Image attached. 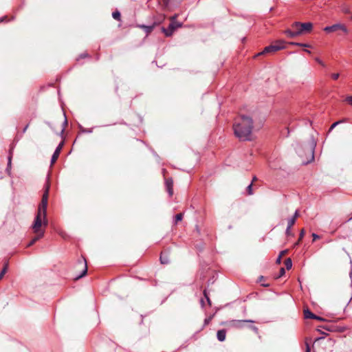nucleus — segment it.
Returning <instances> with one entry per match:
<instances>
[{"label":"nucleus","instance_id":"obj_36","mask_svg":"<svg viewBox=\"0 0 352 352\" xmlns=\"http://www.w3.org/2000/svg\"><path fill=\"white\" fill-rule=\"evenodd\" d=\"M285 273V270L283 267H281L280 270V276L279 277L283 276Z\"/></svg>","mask_w":352,"mask_h":352},{"label":"nucleus","instance_id":"obj_49","mask_svg":"<svg viewBox=\"0 0 352 352\" xmlns=\"http://www.w3.org/2000/svg\"><path fill=\"white\" fill-rule=\"evenodd\" d=\"M305 52H306L308 54H311V52L309 50H305Z\"/></svg>","mask_w":352,"mask_h":352},{"label":"nucleus","instance_id":"obj_15","mask_svg":"<svg viewBox=\"0 0 352 352\" xmlns=\"http://www.w3.org/2000/svg\"><path fill=\"white\" fill-rule=\"evenodd\" d=\"M304 316L305 318H316V315L314 314L311 311L308 309H304Z\"/></svg>","mask_w":352,"mask_h":352},{"label":"nucleus","instance_id":"obj_32","mask_svg":"<svg viewBox=\"0 0 352 352\" xmlns=\"http://www.w3.org/2000/svg\"><path fill=\"white\" fill-rule=\"evenodd\" d=\"M211 320H212V317L211 316L209 317V318H206L205 320H204V324L205 325L208 324L210 323V322L211 321Z\"/></svg>","mask_w":352,"mask_h":352},{"label":"nucleus","instance_id":"obj_44","mask_svg":"<svg viewBox=\"0 0 352 352\" xmlns=\"http://www.w3.org/2000/svg\"><path fill=\"white\" fill-rule=\"evenodd\" d=\"M29 125H30V124H28L24 127V129H23V133H25V132H26V131L28 130V127H29Z\"/></svg>","mask_w":352,"mask_h":352},{"label":"nucleus","instance_id":"obj_2","mask_svg":"<svg viewBox=\"0 0 352 352\" xmlns=\"http://www.w3.org/2000/svg\"><path fill=\"white\" fill-rule=\"evenodd\" d=\"M47 212L38 210L34 221L32 225V229L34 234L43 236L47 226Z\"/></svg>","mask_w":352,"mask_h":352},{"label":"nucleus","instance_id":"obj_50","mask_svg":"<svg viewBox=\"0 0 352 352\" xmlns=\"http://www.w3.org/2000/svg\"><path fill=\"white\" fill-rule=\"evenodd\" d=\"M201 304H202V305H204V300H203V299H201Z\"/></svg>","mask_w":352,"mask_h":352},{"label":"nucleus","instance_id":"obj_7","mask_svg":"<svg viewBox=\"0 0 352 352\" xmlns=\"http://www.w3.org/2000/svg\"><path fill=\"white\" fill-rule=\"evenodd\" d=\"M175 16L171 17L168 28H162V30L166 36H170L173 35L174 31L176 29V21H175Z\"/></svg>","mask_w":352,"mask_h":352},{"label":"nucleus","instance_id":"obj_43","mask_svg":"<svg viewBox=\"0 0 352 352\" xmlns=\"http://www.w3.org/2000/svg\"><path fill=\"white\" fill-rule=\"evenodd\" d=\"M290 229H291V228H289V227H287V230H286V234H287V235H290V234H291Z\"/></svg>","mask_w":352,"mask_h":352},{"label":"nucleus","instance_id":"obj_29","mask_svg":"<svg viewBox=\"0 0 352 352\" xmlns=\"http://www.w3.org/2000/svg\"><path fill=\"white\" fill-rule=\"evenodd\" d=\"M250 329L253 330L256 333H258V329L256 327L254 326V325H249L248 326Z\"/></svg>","mask_w":352,"mask_h":352},{"label":"nucleus","instance_id":"obj_25","mask_svg":"<svg viewBox=\"0 0 352 352\" xmlns=\"http://www.w3.org/2000/svg\"><path fill=\"white\" fill-rule=\"evenodd\" d=\"M253 184L251 183L248 187H247V192L248 195H253Z\"/></svg>","mask_w":352,"mask_h":352},{"label":"nucleus","instance_id":"obj_1","mask_svg":"<svg viewBox=\"0 0 352 352\" xmlns=\"http://www.w3.org/2000/svg\"><path fill=\"white\" fill-rule=\"evenodd\" d=\"M252 128L253 122L252 118L245 116L236 118L233 124L234 135L243 140L250 139Z\"/></svg>","mask_w":352,"mask_h":352},{"label":"nucleus","instance_id":"obj_8","mask_svg":"<svg viewBox=\"0 0 352 352\" xmlns=\"http://www.w3.org/2000/svg\"><path fill=\"white\" fill-rule=\"evenodd\" d=\"M77 267L80 269V273L76 276V279H79L86 275L87 272V265L86 260L82 258L78 262Z\"/></svg>","mask_w":352,"mask_h":352},{"label":"nucleus","instance_id":"obj_11","mask_svg":"<svg viewBox=\"0 0 352 352\" xmlns=\"http://www.w3.org/2000/svg\"><path fill=\"white\" fill-rule=\"evenodd\" d=\"M160 262L163 265L170 263L169 253L167 251H164L161 253Z\"/></svg>","mask_w":352,"mask_h":352},{"label":"nucleus","instance_id":"obj_3","mask_svg":"<svg viewBox=\"0 0 352 352\" xmlns=\"http://www.w3.org/2000/svg\"><path fill=\"white\" fill-rule=\"evenodd\" d=\"M285 48V41L282 40H278L272 43L270 45L267 46L264 48L263 52L257 54L256 56H258L260 55H263L267 53H274L280 50Z\"/></svg>","mask_w":352,"mask_h":352},{"label":"nucleus","instance_id":"obj_27","mask_svg":"<svg viewBox=\"0 0 352 352\" xmlns=\"http://www.w3.org/2000/svg\"><path fill=\"white\" fill-rule=\"evenodd\" d=\"M296 219H294V218H291L289 221H288V225H287V227H289V228H291L296 223Z\"/></svg>","mask_w":352,"mask_h":352},{"label":"nucleus","instance_id":"obj_39","mask_svg":"<svg viewBox=\"0 0 352 352\" xmlns=\"http://www.w3.org/2000/svg\"><path fill=\"white\" fill-rule=\"evenodd\" d=\"M340 122H334V123L331 125V128H330V130H331V129H333L334 127H336V125H338Z\"/></svg>","mask_w":352,"mask_h":352},{"label":"nucleus","instance_id":"obj_23","mask_svg":"<svg viewBox=\"0 0 352 352\" xmlns=\"http://www.w3.org/2000/svg\"><path fill=\"white\" fill-rule=\"evenodd\" d=\"M112 16L113 17V19H115L118 21H120L121 15H120V12H118V11L113 12L112 14Z\"/></svg>","mask_w":352,"mask_h":352},{"label":"nucleus","instance_id":"obj_21","mask_svg":"<svg viewBox=\"0 0 352 352\" xmlns=\"http://www.w3.org/2000/svg\"><path fill=\"white\" fill-rule=\"evenodd\" d=\"M8 267V264L5 263V265H4L1 272L0 273V280L3 277L5 274L7 272Z\"/></svg>","mask_w":352,"mask_h":352},{"label":"nucleus","instance_id":"obj_6","mask_svg":"<svg viewBox=\"0 0 352 352\" xmlns=\"http://www.w3.org/2000/svg\"><path fill=\"white\" fill-rule=\"evenodd\" d=\"M49 189H50V186L48 184H47L45 186V192L43 195L41 202L39 204L38 210L47 212Z\"/></svg>","mask_w":352,"mask_h":352},{"label":"nucleus","instance_id":"obj_24","mask_svg":"<svg viewBox=\"0 0 352 352\" xmlns=\"http://www.w3.org/2000/svg\"><path fill=\"white\" fill-rule=\"evenodd\" d=\"M289 44L294 45L301 46V47H311V45H308L307 43H300L291 42V43H289Z\"/></svg>","mask_w":352,"mask_h":352},{"label":"nucleus","instance_id":"obj_12","mask_svg":"<svg viewBox=\"0 0 352 352\" xmlns=\"http://www.w3.org/2000/svg\"><path fill=\"white\" fill-rule=\"evenodd\" d=\"M217 337L219 341L223 342L226 340V329H221L217 331Z\"/></svg>","mask_w":352,"mask_h":352},{"label":"nucleus","instance_id":"obj_17","mask_svg":"<svg viewBox=\"0 0 352 352\" xmlns=\"http://www.w3.org/2000/svg\"><path fill=\"white\" fill-rule=\"evenodd\" d=\"M285 34L290 37V38H293V37H295V36H298V32H295L294 30H287L285 32Z\"/></svg>","mask_w":352,"mask_h":352},{"label":"nucleus","instance_id":"obj_4","mask_svg":"<svg viewBox=\"0 0 352 352\" xmlns=\"http://www.w3.org/2000/svg\"><path fill=\"white\" fill-rule=\"evenodd\" d=\"M254 322V321L252 320H232L226 322L225 324L230 327L241 329L246 327L247 324H252Z\"/></svg>","mask_w":352,"mask_h":352},{"label":"nucleus","instance_id":"obj_14","mask_svg":"<svg viewBox=\"0 0 352 352\" xmlns=\"http://www.w3.org/2000/svg\"><path fill=\"white\" fill-rule=\"evenodd\" d=\"M155 26V24H153L152 25H140L138 27L143 29L145 32L146 33V35H148L154 29Z\"/></svg>","mask_w":352,"mask_h":352},{"label":"nucleus","instance_id":"obj_47","mask_svg":"<svg viewBox=\"0 0 352 352\" xmlns=\"http://www.w3.org/2000/svg\"><path fill=\"white\" fill-rule=\"evenodd\" d=\"M324 329L328 330V331H332L331 328L329 327H323Z\"/></svg>","mask_w":352,"mask_h":352},{"label":"nucleus","instance_id":"obj_20","mask_svg":"<svg viewBox=\"0 0 352 352\" xmlns=\"http://www.w3.org/2000/svg\"><path fill=\"white\" fill-rule=\"evenodd\" d=\"M299 24H300V22H295L292 24V28L293 29V30L295 31V32H298V31H300L301 28L298 25L296 26V25H299Z\"/></svg>","mask_w":352,"mask_h":352},{"label":"nucleus","instance_id":"obj_13","mask_svg":"<svg viewBox=\"0 0 352 352\" xmlns=\"http://www.w3.org/2000/svg\"><path fill=\"white\" fill-rule=\"evenodd\" d=\"M173 179H170V180L167 179L166 181V186L167 190H168L170 196H172L173 195Z\"/></svg>","mask_w":352,"mask_h":352},{"label":"nucleus","instance_id":"obj_40","mask_svg":"<svg viewBox=\"0 0 352 352\" xmlns=\"http://www.w3.org/2000/svg\"><path fill=\"white\" fill-rule=\"evenodd\" d=\"M182 219V214H177V221H181Z\"/></svg>","mask_w":352,"mask_h":352},{"label":"nucleus","instance_id":"obj_35","mask_svg":"<svg viewBox=\"0 0 352 352\" xmlns=\"http://www.w3.org/2000/svg\"><path fill=\"white\" fill-rule=\"evenodd\" d=\"M288 252V250H283L280 252V254L279 256L283 257V256H285L287 253Z\"/></svg>","mask_w":352,"mask_h":352},{"label":"nucleus","instance_id":"obj_10","mask_svg":"<svg viewBox=\"0 0 352 352\" xmlns=\"http://www.w3.org/2000/svg\"><path fill=\"white\" fill-rule=\"evenodd\" d=\"M63 141H62L59 144L58 146H57V148H56L52 157V160H51V163L52 164H54L55 162L57 160L59 155H60V151L63 148Z\"/></svg>","mask_w":352,"mask_h":352},{"label":"nucleus","instance_id":"obj_38","mask_svg":"<svg viewBox=\"0 0 352 352\" xmlns=\"http://www.w3.org/2000/svg\"><path fill=\"white\" fill-rule=\"evenodd\" d=\"M299 216V213H298V211L296 210V212L294 213V215L293 216L292 218L295 219L296 220V219Z\"/></svg>","mask_w":352,"mask_h":352},{"label":"nucleus","instance_id":"obj_19","mask_svg":"<svg viewBox=\"0 0 352 352\" xmlns=\"http://www.w3.org/2000/svg\"><path fill=\"white\" fill-rule=\"evenodd\" d=\"M285 267L287 270H289L292 268V260L291 258H287V259H285Z\"/></svg>","mask_w":352,"mask_h":352},{"label":"nucleus","instance_id":"obj_5","mask_svg":"<svg viewBox=\"0 0 352 352\" xmlns=\"http://www.w3.org/2000/svg\"><path fill=\"white\" fill-rule=\"evenodd\" d=\"M338 30H341L345 34H347L349 33V30L346 26L342 23H336L331 26H327L324 28V31L328 33L337 32Z\"/></svg>","mask_w":352,"mask_h":352},{"label":"nucleus","instance_id":"obj_45","mask_svg":"<svg viewBox=\"0 0 352 352\" xmlns=\"http://www.w3.org/2000/svg\"><path fill=\"white\" fill-rule=\"evenodd\" d=\"M256 181H257V178H256V176H254V177H253V179H252V184H253Z\"/></svg>","mask_w":352,"mask_h":352},{"label":"nucleus","instance_id":"obj_46","mask_svg":"<svg viewBox=\"0 0 352 352\" xmlns=\"http://www.w3.org/2000/svg\"><path fill=\"white\" fill-rule=\"evenodd\" d=\"M316 320H324V319L320 316H316V318H315Z\"/></svg>","mask_w":352,"mask_h":352},{"label":"nucleus","instance_id":"obj_31","mask_svg":"<svg viewBox=\"0 0 352 352\" xmlns=\"http://www.w3.org/2000/svg\"><path fill=\"white\" fill-rule=\"evenodd\" d=\"M313 241H315L316 239H320V236L315 233L312 234Z\"/></svg>","mask_w":352,"mask_h":352},{"label":"nucleus","instance_id":"obj_48","mask_svg":"<svg viewBox=\"0 0 352 352\" xmlns=\"http://www.w3.org/2000/svg\"><path fill=\"white\" fill-rule=\"evenodd\" d=\"M63 131H64V128H63V127H61V128H60V131H59V132H60V133H61V134H62V133H63Z\"/></svg>","mask_w":352,"mask_h":352},{"label":"nucleus","instance_id":"obj_34","mask_svg":"<svg viewBox=\"0 0 352 352\" xmlns=\"http://www.w3.org/2000/svg\"><path fill=\"white\" fill-rule=\"evenodd\" d=\"M339 74L338 73H336V74H333L331 75V77L333 80H337L338 78H339Z\"/></svg>","mask_w":352,"mask_h":352},{"label":"nucleus","instance_id":"obj_26","mask_svg":"<svg viewBox=\"0 0 352 352\" xmlns=\"http://www.w3.org/2000/svg\"><path fill=\"white\" fill-rule=\"evenodd\" d=\"M305 229H302L300 230V236H299V239H298V241H297V243L295 244V245H298L300 241L302 239L304 235H305Z\"/></svg>","mask_w":352,"mask_h":352},{"label":"nucleus","instance_id":"obj_28","mask_svg":"<svg viewBox=\"0 0 352 352\" xmlns=\"http://www.w3.org/2000/svg\"><path fill=\"white\" fill-rule=\"evenodd\" d=\"M204 297L206 298V300H207V302L209 306H211V300L207 294V292L206 290L204 291Z\"/></svg>","mask_w":352,"mask_h":352},{"label":"nucleus","instance_id":"obj_18","mask_svg":"<svg viewBox=\"0 0 352 352\" xmlns=\"http://www.w3.org/2000/svg\"><path fill=\"white\" fill-rule=\"evenodd\" d=\"M43 236H39L38 234H35V236L32 239L28 246L32 245L34 243H36L38 240L43 238Z\"/></svg>","mask_w":352,"mask_h":352},{"label":"nucleus","instance_id":"obj_42","mask_svg":"<svg viewBox=\"0 0 352 352\" xmlns=\"http://www.w3.org/2000/svg\"><path fill=\"white\" fill-rule=\"evenodd\" d=\"M281 258L282 257L278 256V257L276 259V263L280 264L281 263Z\"/></svg>","mask_w":352,"mask_h":352},{"label":"nucleus","instance_id":"obj_53","mask_svg":"<svg viewBox=\"0 0 352 352\" xmlns=\"http://www.w3.org/2000/svg\"><path fill=\"white\" fill-rule=\"evenodd\" d=\"M352 219V217L349 219V220H351Z\"/></svg>","mask_w":352,"mask_h":352},{"label":"nucleus","instance_id":"obj_52","mask_svg":"<svg viewBox=\"0 0 352 352\" xmlns=\"http://www.w3.org/2000/svg\"><path fill=\"white\" fill-rule=\"evenodd\" d=\"M261 280H263V276H261Z\"/></svg>","mask_w":352,"mask_h":352},{"label":"nucleus","instance_id":"obj_37","mask_svg":"<svg viewBox=\"0 0 352 352\" xmlns=\"http://www.w3.org/2000/svg\"><path fill=\"white\" fill-rule=\"evenodd\" d=\"M316 61H317L320 65H321L322 66H323V67H324V66H325L324 63H323L320 59H319L318 58H316Z\"/></svg>","mask_w":352,"mask_h":352},{"label":"nucleus","instance_id":"obj_22","mask_svg":"<svg viewBox=\"0 0 352 352\" xmlns=\"http://www.w3.org/2000/svg\"><path fill=\"white\" fill-rule=\"evenodd\" d=\"M309 155H310V160L307 161L306 162H304L305 164H307L309 162L312 161L314 159V148L313 147H311L309 150Z\"/></svg>","mask_w":352,"mask_h":352},{"label":"nucleus","instance_id":"obj_41","mask_svg":"<svg viewBox=\"0 0 352 352\" xmlns=\"http://www.w3.org/2000/svg\"><path fill=\"white\" fill-rule=\"evenodd\" d=\"M311 351V349L309 347V345L308 343H306V352H310Z\"/></svg>","mask_w":352,"mask_h":352},{"label":"nucleus","instance_id":"obj_16","mask_svg":"<svg viewBox=\"0 0 352 352\" xmlns=\"http://www.w3.org/2000/svg\"><path fill=\"white\" fill-rule=\"evenodd\" d=\"M340 8H341L342 12L344 14H350L351 13L350 7L346 3L342 4L340 6Z\"/></svg>","mask_w":352,"mask_h":352},{"label":"nucleus","instance_id":"obj_9","mask_svg":"<svg viewBox=\"0 0 352 352\" xmlns=\"http://www.w3.org/2000/svg\"><path fill=\"white\" fill-rule=\"evenodd\" d=\"M300 27V31H298V35L310 32L313 28V24L311 23H300V24L297 25Z\"/></svg>","mask_w":352,"mask_h":352},{"label":"nucleus","instance_id":"obj_33","mask_svg":"<svg viewBox=\"0 0 352 352\" xmlns=\"http://www.w3.org/2000/svg\"><path fill=\"white\" fill-rule=\"evenodd\" d=\"M11 160H12V157H11V156H10V157H8V168H7V169H8V170L10 168V167H11Z\"/></svg>","mask_w":352,"mask_h":352},{"label":"nucleus","instance_id":"obj_51","mask_svg":"<svg viewBox=\"0 0 352 352\" xmlns=\"http://www.w3.org/2000/svg\"><path fill=\"white\" fill-rule=\"evenodd\" d=\"M261 280H263V276H261Z\"/></svg>","mask_w":352,"mask_h":352},{"label":"nucleus","instance_id":"obj_30","mask_svg":"<svg viewBox=\"0 0 352 352\" xmlns=\"http://www.w3.org/2000/svg\"><path fill=\"white\" fill-rule=\"evenodd\" d=\"M345 100L349 103L351 105H352V96H348L346 98Z\"/></svg>","mask_w":352,"mask_h":352}]
</instances>
